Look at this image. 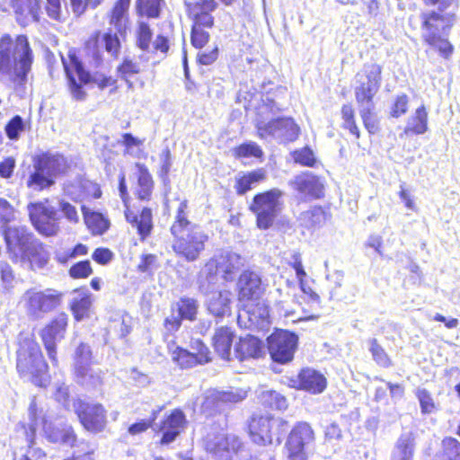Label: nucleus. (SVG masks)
<instances>
[{"label": "nucleus", "instance_id": "1", "mask_svg": "<svg viewBox=\"0 0 460 460\" xmlns=\"http://www.w3.org/2000/svg\"><path fill=\"white\" fill-rule=\"evenodd\" d=\"M33 52L25 35L14 40L9 34L0 37V81L24 85L33 63Z\"/></svg>", "mask_w": 460, "mask_h": 460}, {"label": "nucleus", "instance_id": "2", "mask_svg": "<svg viewBox=\"0 0 460 460\" xmlns=\"http://www.w3.org/2000/svg\"><path fill=\"white\" fill-rule=\"evenodd\" d=\"M187 208V200L181 201L170 231L172 235V249L176 256L192 262L204 252L208 235L198 225L188 219Z\"/></svg>", "mask_w": 460, "mask_h": 460}, {"label": "nucleus", "instance_id": "3", "mask_svg": "<svg viewBox=\"0 0 460 460\" xmlns=\"http://www.w3.org/2000/svg\"><path fill=\"white\" fill-rule=\"evenodd\" d=\"M66 169L67 161L62 155L49 152L39 155L33 159V172L27 180V186L36 191L49 189Z\"/></svg>", "mask_w": 460, "mask_h": 460}, {"label": "nucleus", "instance_id": "4", "mask_svg": "<svg viewBox=\"0 0 460 460\" xmlns=\"http://www.w3.org/2000/svg\"><path fill=\"white\" fill-rule=\"evenodd\" d=\"M61 59L68 80L69 90L75 100L82 101L84 99L86 93L83 90V85L91 81L101 89H104L112 84L111 77L94 76L92 78L90 73L84 69L82 62L78 59L75 49H69L67 57L62 56Z\"/></svg>", "mask_w": 460, "mask_h": 460}, {"label": "nucleus", "instance_id": "5", "mask_svg": "<svg viewBox=\"0 0 460 460\" xmlns=\"http://www.w3.org/2000/svg\"><path fill=\"white\" fill-rule=\"evenodd\" d=\"M18 372L22 376H31L32 383L39 386L48 382V365L44 361L39 345L31 340H25L17 351Z\"/></svg>", "mask_w": 460, "mask_h": 460}, {"label": "nucleus", "instance_id": "6", "mask_svg": "<svg viewBox=\"0 0 460 460\" xmlns=\"http://www.w3.org/2000/svg\"><path fill=\"white\" fill-rule=\"evenodd\" d=\"M64 294L54 288L43 290L37 288L27 289L21 296L19 305L31 320H40L58 308Z\"/></svg>", "mask_w": 460, "mask_h": 460}, {"label": "nucleus", "instance_id": "7", "mask_svg": "<svg viewBox=\"0 0 460 460\" xmlns=\"http://www.w3.org/2000/svg\"><path fill=\"white\" fill-rule=\"evenodd\" d=\"M284 192L273 188L256 194L250 205V210L256 215L257 226L261 229L270 228L283 208Z\"/></svg>", "mask_w": 460, "mask_h": 460}, {"label": "nucleus", "instance_id": "8", "mask_svg": "<svg viewBox=\"0 0 460 460\" xmlns=\"http://www.w3.org/2000/svg\"><path fill=\"white\" fill-rule=\"evenodd\" d=\"M29 417L31 420L30 429H31L33 433H35L40 426H42L44 434L50 442H60L70 446L74 445L75 435L73 429L68 426L62 429L54 427L53 424L47 420L43 408L38 404L35 398H33L30 403Z\"/></svg>", "mask_w": 460, "mask_h": 460}, {"label": "nucleus", "instance_id": "9", "mask_svg": "<svg viewBox=\"0 0 460 460\" xmlns=\"http://www.w3.org/2000/svg\"><path fill=\"white\" fill-rule=\"evenodd\" d=\"M382 67L376 63L365 64L355 76L354 93L357 102H374L382 83Z\"/></svg>", "mask_w": 460, "mask_h": 460}, {"label": "nucleus", "instance_id": "10", "mask_svg": "<svg viewBox=\"0 0 460 460\" xmlns=\"http://www.w3.org/2000/svg\"><path fill=\"white\" fill-rule=\"evenodd\" d=\"M28 211L32 225L40 234L53 236L59 232L58 210L49 204L48 199L43 201L30 203Z\"/></svg>", "mask_w": 460, "mask_h": 460}, {"label": "nucleus", "instance_id": "11", "mask_svg": "<svg viewBox=\"0 0 460 460\" xmlns=\"http://www.w3.org/2000/svg\"><path fill=\"white\" fill-rule=\"evenodd\" d=\"M243 264L244 259L239 254L231 251H219L205 265L208 272L206 279L215 282L217 273H221L225 280L231 281Z\"/></svg>", "mask_w": 460, "mask_h": 460}, {"label": "nucleus", "instance_id": "12", "mask_svg": "<svg viewBox=\"0 0 460 460\" xmlns=\"http://www.w3.org/2000/svg\"><path fill=\"white\" fill-rule=\"evenodd\" d=\"M72 411L77 415L83 427L93 433H99L107 424V411L101 403L86 402L81 399L74 400Z\"/></svg>", "mask_w": 460, "mask_h": 460}, {"label": "nucleus", "instance_id": "13", "mask_svg": "<svg viewBox=\"0 0 460 460\" xmlns=\"http://www.w3.org/2000/svg\"><path fill=\"white\" fill-rule=\"evenodd\" d=\"M298 343V337L288 331L279 330L268 338V349L271 358L285 364L294 358Z\"/></svg>", "mask_w": 460, "mask_h": 460}, {"label": "nucleus", "instance_id": "14", "mask_svg": "<svg viewBox=\"0 0 460 460\" xmlns=\"http://www.w3.org/2000/svg\"><path fill=\"white\" fill-rule=\"evenodd\" d=\"M119 190L120 197L126 207L125 217L128 223L132 227L136 228L140 239L144 241L148 237L153 230V215L152 210L148 208H144L139 214L131 211L127 205V199L128 197L125 175L121 174L119 177Z\"/></svg>", "mask_w": 460, "mask_h": 460}, {"label": "nucleus", "instance_id": "15", "mask_svg": "<svg viewBox=\"0 0 460 460\" xmlns=\"http://www.w3.org/2000/svg\"><path fill=\"white\" fill-rule=\"evenodd\" d=\"M171 351L172 359L181 368H190L198 364H205L211 360L208 348L199 340L191 341V351L173 345H168Z\"/></svg>", "mask_w": 460, "mask_h": 460}, {"label": "nucleus", "instance_id": "16", "mask_svg": "<svg viewBox=\"0 0 460 460\" xmlns=\"http://www.w3.org/2000/svg\"><path fill=\"white\" fill-rule=\"evenodd\" d=\"M200 292L206 296L208 310L215 316L221 317L230 313L231 293L227 290H217L215 282L210 279L200 281Z\"/></svg>", "mask_w": 460, "mask_h": 460}, {"label": "nucleus", "instance_id": "17", "mask_svg": "<svg viewBox=\"0 0 460 460\" xmlns=\"http://www.w3.org/2000/svg\"><path fill=\"white\" fill-rule=\"evenodd\" d=\"M261 138L271 137L280 141H294L299 135V127L290 118L272 119L268 123H259L257 126Z\"/></svg>", "mask_w": 460, "mask_h": 460}, {"label": "nucleus", "instance_id": "18", "mask_svg": "<svg viewBox=\"0 0 460 460\" xmlns=\"http://www.w3.org/2000/svg\"><path fill=\"white\" fill-rule=\"evenodd\" d=\"M67 321L68 317L66 314H59L40 332V337L48 356L55 365L58 363L56 345L65 336Z\"/></svg>", "mask_w": 460, "mask_h": 460}, {"label": "nucleus", "instance_id": "19", "mask_svg": "<svg viewBox=\"0 0 460 460\" xmlns=\"http://www.w3.org/2000/svg\"><path fill=\"white\" fill-rule=\"evenodd\" d=\"M314 440V431L306 422H299L289 433L286 447L289 460H306L305 446Z\"/></svg>", "mask_w": 460, "mask_h": 460}, {"label": "nucleus", "instance_id": "20", "mask_svg": "<svg viewBox=\"0 0 460 460\" xmlns=\"http://www.w3.org/2000/svg\"><path fill=\"white\" fill-rule=\"evenodd\" d=\"M269 312L266 306L256 301L243 303L239 311L237 322L241 327L248 329H263L269 324Z\"/></svg>", "mask_w": 460, "mask_h": 460}, {"label": "nucleus", "instance_id": "21", "mask_svg": "<svg viewBox=\"0 0 460 460\" xmlns=\"http://www.w3.org/2000/svg\"><path fill=\"white\" fill-rule=\"evenodd\" d=\"M240 447L241 441L233 434L221 433L214 438H208L206 442L207 451L219 460H228Z\"/></svg>", "mask_w": 460, "mask_h": 460}, {"label": "nucleus", "instance_id": "22", "mask_svg": "<svg viewBox=\"0 0 460 460\" xmlns=\"http://www.w3.org/2000/svg\"><path fill=\"white\" fill-rule=\"evenodd\" d=\"M239 300L242 303L256 302L263 293L261 279L254 271H243L238 280Z\"/></svg>", "mask_w": 460, "mask_h": 460}, {"label": "nucleus", "instance_id": "23", "mask_svg": "<svg viewBox=\"0 0 460 460\" xmlns=\"http://www.w3.org/2000/svg\"><path fill=\"white\" fill-rule=\"evenodd\" d=\"M4 239L10 252L20 256L38 239L25 226H11L4 230Z\"/></svg>", "mask_w": 460, "mask_h": 460}, {"label": "nucleus", "instance_id": "24", "mask_svg": "<svg viewBox=\"0 0 460 460\" xmlns=\"http://www.w3.org/2000/svg\"><path fill=\"white\" fill-rule=\"evenodd\" d=\"M289 185L304 197L320 198L323 194V183L322 180L310 172L296 175Z\"/></svg>", "mask_w": 460, "mask_h": 460}, {"label": "nucleus", "instance_id": "25", "mask_svg": "<svg viewBox=\"0 0 460 460\" xmlns=\"http://www.w3.org/2000/svg\"><path fill=\"white\" fill-rule=\"evenodd\" d=\"M270 415L254 416L249 423L252 440L258 445L273 444Z\"/></svg>", "mask_w": 460, "mask_h": 460}, {"label": "nucleus", "instance_id": "26", "mask_svg": "<svg viewBox=\"0 0 460 460\" xmlns=\"http://www.w3.org/2000/svg\"><path fill=\"white\" fill-rule=\"evenodd\" d=\"M327 385L325 376L319 371L305 367L298 374V386L313 394L323 393Z\"/></svg>", "mask_w": 460, "mask_h": 460}, {"label": "nucleus", "instance_id": "27", "mask_svg": "<svg viewBox=\"0 0 460 460\" xmlns=\"http://www.w3.org/2000/svg\"><path fill=\"white\" fill-rule=\"evenodd\" d=\"M246 397V392L231 388L227 391H209L205 397L204 406L207 408L220 409L223 403L238 402Z\"/></svg>", "mask_w": 460, "mask_h": 460}, {"label": "nucleus", "instance_id": "28", "mask_svg": "<svg viewBox=\"0 0 460 460\" xmlns=\"http://www.w3.org/2000/svg\"><path fill=\"white\" fill-rule=\"evenodd\" d=\"M234 353L241 361L251 358H258L264 353V344L260 339L247 335L240 338L235 345Z\"/></svg>", "mask_w": 460, "mask_h": 460}, {"label": "nucleus", "instance_id": "29", "mask_svg": "<svg viewBox=\"0 0 460 460\" xmlns=\"http://www.w3.org/2000/svg\"><path fill=\"white\" fill-rule=\"evenodd\" d=\"M21 260L28 262L32 270L45 268L49 260V254L45 250L42 243L37 240L30 248L21 255Z\"/></svg>", "mask_w": 460, "mask_h": 460}, {"label": "nucleus", "instance_id": "30", "mask_svg": "<svg viewBox=\"0 0 460 460\" xmlns=\"http://www.w3.org/2000/svg\"><path fill=\"white\" fill-rule=\"evenodd\" d=\"M185 416L180 410H174L161 426L163 437L161 444H169L172 442L180 434L181 429L184 423Z\"/></svg>", "mask_w": 460, "mask_h": 460}, {"label": "nucleus", "instance_id": "31", "mask_svg": "<svg viewBox=\"0 0 460 460\" xmlns=\"http://www.w3.org/2000/svg\"><path fill=\"white\" fill-rule=\"evenodd\" d=\"M429 113L424 104L418 107L407 119L405 135H423L428 129Z\"/></svg>", "mask_w": 460, "mask_h": 460}, {"label": "nucleus", "instance_id": "32", "mask_svg": "<svg viewBox=\"0 0 460 460\" xmlns=\"http://www.w3.org/2000/svg\"><path fill=\"white\" fill-rule=\"evenodd\" d=\"M92 306L91 294L87 289H79L73 292L70 301V309L76 321H82L89 316Z\"/></svg>", "mask_w": 460, "mask_h": 460}, {"label": "nucleus", "instance_id": "33", "mask_svg": "<svg viewBox=\"0 0 460 460\" xmlns=\"http://www.w3.org/2000/svg\"><path fill=\"white\" fill-rule=\"evenodd\" d=\"M422 19V37L426 41V36L433 34L439 36L440 32H444L446 28L448 27V21L444 16L436 12L423 13Z\"/></svg>", "mask_w": 460, "mask_h": 460}, {"label": "nucleus", "instance_id": "34", "mask_svg": "<svg viewBox=\"0 0 460 460\" xmlns=\"http://www.w3.org/2000/svg\"><path fill=\"white\" fill-rule=\"evenodd\" d=\"M129 4L130 0H119L110 15V24L115 28L119 36H124L127 32Z\"/></svg>", "mask_w": 460, "mask_h": 460}, {"label": "nucleus", "instance_id": "35", "mask_svg": "<svg viewBox=\"0 0 460 460\" xmlns=\"http://www.w3.org/2000/svg\"><path fill=\"white\" fill-rule=\"evenodd\" d=\"M234 334L228 327H220L217 329L213 336V345L217 354L224 359H229L231 347Z\"/></svg>", "mask_w": 460, "mask_h": 460}, {"label": "nucleus", "instance_id": "36", "mask_svg": "<svg viewBox=\"0 0 460 460\" xmlns=\"http://www.w3.org/2000/svg\"><path fill=\"white\" fill-rule=\"evenodd\" d=\"M84 223L93 234H102L110 227V221L101 213L91 211L82 206Z\"/></svg>", "mask_w": 460, "mask_h": 460}, {"label": "nucleus", "instance_id": "37", "mask_svg": "<svg viewBox=\"0 0 460 460\" xmlns=\"http://www.w3.org/2000/svg\"><path fill=\"white\" fill-rule=\"evenodd\" d=\"M137 168V186L136 195L141 200H148L151 197L154 182L147 168L141 164H136Z\"/></svg>", "mask_w": 460, "mask_h": 460}, {"label": "nucleus", "instance_id": "38", "mask_svg": "<svg viewBox=\"0 0 460 460\" xmlns=\"http://www.w3.org/2000/svg\"><path fill=\"white\" fill-rule=\"evenodd\" d=\"M92 182L76 178L73 181H66L64 184V193L75 202H81L88 194V188L92 187Z\"/></svg>", "mask_w": 460, "mask_h": 460}, {"label": "nucleus", "instance_id": "39", "mask_svg": "<svg viewBox=\"0 0 460 460\" xmlns=\"http://www.w3.org/2000/svg\"><path fill=\"white\" fill-rule=\"evenodd\" d=\"M117 31L113 32L111 29L101 35L100 32L96 33L95 43H99L104 48L106 52L113 58H118L121 43L119 39Z\"/></svg>", "mask_w": 460, "mask_h": 460}, {"label": "nucleus", "instance_id": "40", "mask_svg": "<svg viewBox=\"0 0 460 460\" xmlns=\"http://www.w3.org/2000/svg\"><path fill=\"white\" fill-rule=\"evenodd\" d=\"M358 106L359 115L363 120L366 129L370 134L378 131V120L375 113V102H357Z\"/></svg>", "mask_w": 460, "mask_h": 460}, {"label": "nucleus", "instance_id": "41", "mask_svg": "<svg viewBox=\"0 0 460 460\" xmlns=\"http://www.w3.org/2000/svg\"><path fill=\"white\" fill-rule=\"evenodd\" d=\"M413 439L410 434H402L397 440L391 460H411Z\"/></svg>", "mask_w": 460, "mask_h": 460}, {"label": "nucleus", "instance_id": "42", "mask_svg": "<svg viewBox=\"0 0 460 460\" xmlns=\"http://www.w3.org/2000/svg\"><path fill=\"white\" fill-rule=\"evenodd\" d=\"M93 353L91 347L86 343H80L74 353V373H82L92 364Z\"/></svg>", "mask_w": 460, "mask_h": 460}, {"label": "nucleus", "instance_id": "43", "mask_svg": "<svg viewBox=\"0 0 460 460\" xmlns=\"http://www.w3.org/2000/svg\"><path fill=\"white\" fill-rule=\"evenodd\" d=\"M103 373L100 369L88 367L82 373H75L76 382L87 388H97L102 383Z\"/></svg>", "mask_w": 460, "mask_h": 460}, {"label": "nucleus", "instance_id": "44", "mask_svg": "<svg viewBox=\"0 0 460 460\" xmlns=\"http://www.w3.org/2000/svg\"><path fill=\"white\" fill-rule=\"evenodd\" d=\"M265 177L266 173L262 169L252 171L241 176L236 181V192L239 195L245 194L254 184L263 181Z\"/></svg>", "mask_w": 460, "mask_h": 460}, {"label": "nucleus", "instance_id": "45", "mask_svg": "<svg viewBox=\"0 0 460 460\" xmlns=\"http://www.w3.org/2000/svg\"><path fill=\"white\" fill-rule=\"evenodd\" d=\"M15 13L27 17H31L35 22L40 19V0H15Z\"/></svg>", "mask_w": 460, "mask_h": 460}, {"label": "nucleus", "instance_id": "46", "mask_svg": "<svg viewBox=\"0 0 460 460\" xmlns=\"http://www.w3.org/2000/svg\"><path fill=\"white\" fill-rule=\"evenodd\" d=\"M136 46L144 52H148L153 38V31L150 25L144 22L138 21L135 31Z\"/></svg>", "mask_w": 460, "mask_h": 460}, {"label": "nucleus", "instance_id": "47", "mask_svg": "<svg viewBox=\"0 0 460 460\" xmlns=\"http://www.w3.org/2000/svg\"><path fill=\"white\" fill-rule=\"evenodd\" d=\"M261 402L268 408L273 410H285L288 407L286 398L276 391H262L260 394Z\"/></svg>", "mask_w": 460, "mask_h": 460}, {"label": "nucleus", "instance_id": "48", "mask_svg": "<svg viewBox=\"0 0 460 460\" xmlns=\"http://www.w3.org/2000/svg\"><path fill=\"white\" fill-rule=\"evenodd\" d=\"M199 309V303L190 297H181L177 302L178 315L181 319L194 321Z\"/></svg>", "mask_w": 460, "mask_h": 460}, {"label": "nucleus", "instance_id": "49", "mask_svg": "<svg viewBox=\"0 0 460 460\" xmlns=\"http://www.w3.org/2000/svg\"><path fill=\"white\" fill-rule=\"evenodd\" d=\"M164 0H137V12L142 16L156 19L160 16Z\"/></svg>", "mask_w": 460, "mask_h": 460}, {"label": "nucleus", "instance_id": "50", "mask_svg": "<svg viewBox=\"0 0 460 460\" xmlns=\"http://www.w3.org/2000/svg\"><path fill=\"white\" fill-rule=\"evenodd\" d=\"M369 351L371 352L374 361L383 367H389L392 366V361L383 347L377 342L376 339H371L368 341Z\"/></svg>", "mask_w": 460, "mask_h": 460}, {"label": "nucleus", "instance_id": "51", "mask_svg": "<svg viewBox=\"0 0 460 460\" xmlns=\"http://www.w3.org/2000/svg\"><path fill=\"white\" fill-rule=\"evenodd\" d=\"M426 42L438 49L442 57L445 58H448L453 53V46L452 44L446 39L441 38V36H434L433 34H429L426 36Z\"/></svg>", "mask_w": 460, "mask_h": 460}, {"label": "nucleus", "instance_id": "52", "mask_svg": "<svg viewBox=\"0 0 460 460\" xmlns=\"http://www.w3.org/2000/svg\"><path fill=\"white\" fill-rule=\"evenodd\" d=\"M457 434L460 436V425ZM444 456L447 460H460V442L454 438H446L442 440Z\"/></svg>", "mask_w": 460, "mask_h": 460}, {"label": "nucleus", "instance_id": "53", "mask_svg": "<svg viewBox=\"0 0 460 460\" xmlns=\"http://www.w3.org/2000/svg\"><path fill=\"white\" fill-rule=\"evenodd\" d=\"M142 71V66H140V63L130 57L124 58L123 62L118 67V72L119 73L120 77L125 80H127L128 76L139 74Z\"/></svg>", "mask_w": 460, "mask_h": 460}, {"label": "nucleus", "instance_id": "54", "mask_svg": "<svg viewBox=\"0 0 460 460\" xmlns=\"http://www.w3.org/2000/svg\"><path fill=\"white\" fill-rule=\"evenodd\" d=\"M301 224L307 228L314 227L323 220V212L320 208H314L303 212L299 217Z\"/></svg>", "mask_w": 460, "mask_h": 460}, {"label": "nucleus", "instance_id": "55", "mask_svg": "<svg viewBox=\"0 0 460 460\" xmlns=\"http://www.w3.org/2000/svg\"><path fill=\"white\" fill-rule=\"evenodd\" d=\"M343 127L349 130L357 138L359 137V129L355 122L354 110L350 104H344L341 108Z\"/></svg>", "mask_w": 460, "mask_h": 460}, {"label": "nucleus", "instance_id": "56", "mask_svg": "<svg viewBox=\"0 0 460 460\" xmlns=\"http://www.w3.org/2000/svg\"><path fill=\"white\" fill-rule=\"evenodd\" d=\"M25 125L21 116L15 115L6 124L4 130L6 136L11 140H17L20 137V134L24 131Z\"/></svg>", "mask_w": 460, "mask_h": 460}, {"label": "nucleus", "instance_id": "57", "mask_svg": "<svg viewBox=\"0 0 460 460\" xmlns=\"http://www.w3.org/2000/svg\"><path fill=\"white\" fill-rule=\"evenodd\" d=\"M289 429V424L287 420L281 418L272 417L271 419V434L273 435V444L280 445L283 436Z\"/></svg>", "mask_w": 460, "mask_h": 460}, {"label": "nucleus", "instance_id": "58", "mask_svg": "<svg viewBox=\"0 0 460 460\" xmlns=\"http://www.w3.org/2000/svg\"><path fill=\"white\" fill-rule=\"evenodd\" d=\"M409 108V97L405 93L398 94L394 97L391 107L390 114L393 118H399L404 115Z\"/></svg>", "mask_w": 460, "mask_h": 460}, {"label": "nucleus", "instance_id": "59", "mask_svg": "<svg viewBox=\"0 0 460 460\" xmlns=\"http://www.w3.org/2000/svg\"><path fill=\"white\" fill-rule=\"evenodd\" d=\"M293 158L296 163L308 167H314L316 163L314 152L309 147L296 150L293 153Z\"/></svg>", "mask_w": 460, "mask_h": 460}, {"label": "nucleus", "instance_id": "60", "mask_svg": "<svg viewBox=\"0 0 460 460\" xmlns=\"http://www.w3.org/2000/svg\"><path fill=\"white\" fill-rule=\"evenodd\" d=\"M420 402L421 412L425 414L432 413L437 410L436 404L426 389H418L416 393Z\"/></svg>", "mask_w": 460, "mask_h": 460}, {"label": "nucleus", "instance_id": "61", "mask_svg": "<svg viewBox=\"0 0 460 460\" xmlns=\"http://www.w3.org/2000/svg\"><path fill=\"white\" fill-rule=\"evenodd\" d=\"M58 207L59 210L62 212L65 218L70 223V224H77L80 221V217L77 212L76 208L70 204L68 201L65 199H59L58 200Z\"/></svg>", "mask_w": 460, "mask_h": 460}, {"label": "nucleus", "instance_id": "62", "mask_svg": "<svg viewBox=\"0 0 460 460\" xmlns=\"http://www.w3.org/2000/svg\"><path fill=\"white\" fill-rule=\"evenodd\" d=\"M235 154L239 157H261L262 155V150L261 147L253 142L245 143L241 146H239L236 150Z\"/></svg>", "mask_w": 460, "mask_h": 460}, {"label": "nucleus", "instance_id": "63", "mask_svg": "<svg viewBox=\"0 0 460 460\" xmlns=\"http://www.w3.org/2000/svg\"><path fill=\"white\" fill-rule=\"evenodd\" d=\"M217 3L215 0H197L190 5L191 13L211 14L217 8Z\"/></svg>", "mask_w": 460, "mask_h": 460}, {"label": "nucleus", "instance_id": "64", "mask_svg": "<svg viewBox=\"0 0 460 460\" xmlns=\"http://www.w3.org/2000/svg\"><path fill=\"white\" fill-rule=\"evenodd\" d=\"M93 272L89 261H83L74 264L70 270L69 274L73 279L87 278Z\"/></svg>", "mask_w": 460, "mask_h": 460}]
</instances>
